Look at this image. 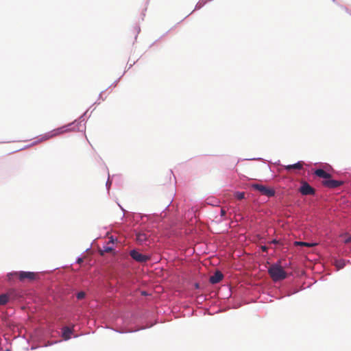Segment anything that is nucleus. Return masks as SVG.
<instances>
[{
  "label": "nucleus",
  "instance_id": "6",
  "mask_svg": "<svg viewBox=\"0 0 351 351\" xmlns=\"http://www.w3.org/2000/svg\"><path fill=\"white\" fill-rule=\"evenodd\" d=\"M130 255L134 261L141 263H145L150 259L149 256L143 254L135 250L130 251Z\"/></svg>",
  "mask_w": 351,
  "mask_h": 351
},
{
  "label": "nucleus",
  "instance_id": "11",
  "mask_svg": "<svg viewBox=\"0 0 351 351\" xmlns=\"http://www.w3.org/2000/svg\"><path fill=\"white\" fill-rule=\"evenodd\" d=\"M113 250L112 247L106 245L104 246L102 249L99 250V253L101 256H104L106 253L111 252Z\"/></svg>",
  "mask_w": 351,
  "mask_h": 351
},
{
  "label": "nucleus",
  "instance_id": "18",
  "mask_svg": "<svg viewBox=\"0 0 351 351\" xmlns=\"http://www.w3.org/2000/svg\"><path fill=\"white\" fill-rule=\"evenodd\" d=\"M341 237H345V239L343 241V242L345 243H351V236H349L348 234H345V235H342Z\"/></svg>",
  "mask_w": 351,
  "mask_h": 351
},
{
  "label": "nucleus",
  "instance_id": "17",
  "mask_svg": "<svg viewBox=\"0 0 351 351\" xmlns=\"http://www.w3.org/2000/svg\"><path fill=\"white\" fill-rule=\"evenodd\" d=\"M86 293L84 291L78 292L76 295V297L78 300H82L85 298Z\"/></svg>",
  "mask_w": 351,
  "mask_h": 351
},
{
  "label": "nucleus",
  "instance_id": "24",
  "mask_svg": "<svg viewBox=\"0 0 351 351\" xmlns=\"http://www.w3.org/2000/svg\"><path fill=\"white\" fill-rule=\"evenodd\" d=\"M168 180L170 182V180H171V178H170V176H169V178H168Z\"/></svg>",
  "mask_w": 351,
  "mask_h": 351
},
{
  "label": "nucleus",
  "instance_id": "23",
  "mask_svg": "<svg viewBox=\"0 0 351 351\" xmlns=\"http://www.w3.org/2000/svg\"><path fill=\"white\" fill-rule=\"evenodd\" d=\"M277 241L276 240H274L272 243H276Z\"/></svg>",
  "mask_w": 351,
  "mask_h": 351
},
{
  "label": "nucleus",
  "instance_id": "15",
  "mask_svg": "<svg viewBox=\"0 0 351 351\" xmlns=\"http://www.w3.org/2000/svg\"><path fill=\"white\" fill-rule=\"evenodd\" d=\"M335 265L338 268V269L343 268L345 265L344 261L343 260L337 261Z\"/></svg>",
  "mask_w": 351,
  "mask_h": 351
},
{
  "label": "nucleus",
  "instance_id": "16",
  "mask_svg": "<svg viewBox=\"0 0 351 351\" xmlns=\"http://www.w3.org/2000/svg\"><path fill=\"white\" fill-rule=\"evenodd\" d=\"M295 244L297 245L308 246V247L313 245V244H311V243H306V242H301V241H296V242H295Z\"/></svg>",
  "mask_w": 351,
  "mask_h": 351
},
{
  "label": "nucleus",
  "instance_id": "4",
  "mask_svg": "<svg viewBox=\"0 0 351 351\" xmlns=\"http://www.w3.org/2000/svg\"><path fill=\"white\" fill-rule=\"evenodd\" d=\"M14 275L19 277V280L21 281H25V280H28L29 281L35 280L38 274L31 271H20V272H15L14 274H9L8 276L9 278H10V276Z\"/></svg>",
  "mask_w": 351,
  "mask_h": 351
},
{
  "label": "nucleus",
  "instance_id": "2",
  "mask_svg": "<svg viewBox=\"0 0 351 351\" xmlns=\"http://www.w3.org/2000/svg\"><path fill=\"white\" fill-rule=\"evenodd\" d=\"M71 124L64 125L62 127L54 129L50 132L45 133L38 138L36 143H42L51 138H53L54 137L58 136L61 134H63L66 132H71L73 130V129L71 128Z\"/></svg>",
  "mask_w": 351,
  "mask_h": 351
},
{
  "label": "nucleus",
  "instance_id": "22",
  "mask_svg": "<svg viewBox=\"0 0 351 351\" xmlns=\"http://www.w3.org/2000/svg\"><path fill=\"white\" fill-rule=\"evenodd\" d=\"M82 262H83V259H82V258H78V259H77V263H78L79 264H80V263H82Z\"/></svg>",
  "mask_w": 351,
  "mask_h": 351
},
{
  "label": "nucleus",
  "instance_id": "7",
  "mask_svg": "<svg viewBox=\"0 0 351 351\" xmlns=\"http://www.w3.org/2000/svg\"><path fill=\"white\" fill-rule=\"evenodd\" d=\"M300 192L304 195H314L315 189L307 182H304L300 189Z\"/></svg>",
  "mask_w": 351,
  "mask_h": 351
},
{
  "label": "nucleus",
  "instance_id": "3",
  "mask_svg": "<svg viewBox=\"0 0 351 351\" xmlns=\"http://www.w3.org/2000/svg\"><path fill=\"white\" fill-rule=\"evenodd\" d=\"M268 273L271 279L275 282L284 280L287 278V273L281 265L278 264L271 265L268 269Z\"/></svg>",
  "mask_w": 351,
  "mask_h": 351
},
{
  "label": "nucleus",
  "instance_id": "10",
  "mask_svg": "<svg viewBox=\"0 0 351 351\" xmlns=\"http://www.w3.org/2000/svg\"><path fill=\"white\" fill-rule=\"evenodd\" d=\"M303 167V162H298L293 165H289L285 167V169L290 171L292 169H301Z\"/></svg>",
  "mask_w": 351,
  "mask_h": 351
},
{
  "label": "nucleus",
  "instance_id": "20",
  "mask_svg": "<svg viewBox=\"0 0 351 351\" xmlns=\"http://www.w3.org/2000/svg\"><path fill=\"white\" fill-rule=\"evenodd\" d=\"M261 249H262V250H263V252H267V247H266V246H262V247H261Z\"/></svg>",
  "mask_w": 351,
  "mask_h": 351
},
{
  "label": "nucleus",
  "instance_id": "19",
  "mask_svg": "<svg viewBox=\"0 0 351 351\" xmlns=\"http://www.w3.org/2000/svg\"><path fill=\"white\" fill-rule=\"evenodd\" d=\"M226 214V211L224 209H221V215L224 216Z\"/></svg>",
  "mask_w": 351,
  "mask_h": 351
},
{
  "label": "nucleus",
  "instance_id": "14",
  "mask_svg": "<svg viewBox=\"0 0 351 351\" xmlns=\"http://www.w3.org/2000/svg\"><path fill=\"white\" fill-rule=\"evenodd\" d=\"M234 197L237 199L241 200L245 198V193L244 192H236L234 194Z\"/></svg>",
  "mask_w": 351,
  "mask_h": 351
},
{
  "label": "nucleus",
  "instance_id": "21",
  "mask_svg": "<svg viewBox=\"0 0 351 351\" xmlns=\"http://www.w3.org/2000/svg\"><path fill=\"white\" fill-rule=\"evenodd\" d=\"M109 243H112V244H113V243H114V239H113V238H112V237H111V238H110V240L109 241L108 244H109Z\"/></svg>",
  "mask_w": 351,
  "mask_h": 351
},
{
  "label": "nucleus",
  "instance_id": "9",
  "mask_svg": "<svg viewBox=\"0 0 351 351\" xmlns=\"http://www.w3.org/2000/svg\"><path fill=\"white\" fill-rule=\"evenodd\" d=\"M73 332V330L69 327L65 326L62 328V337L65 340H68L71 338V335Z\"/></svg>",
  "mask_w": 351,
  "mask_h": 351
},
{
  "label": "nucleus",
  "instance_id": "13",
  "mask_svg": "<svg viewBox=\"0 0 351 351\" xmlns=\"http://www.w3.org/2000/svg\"><path fill=\"white\" fill-rule=\"evenodd\" d=\"M147 239V237L146 235V234L145 233H138L136 234V240L139 243H143L144 241H145Z\"/></svg>",
  "mask_w": 351,
  "mask_h": 351
},
{
  "label": "nucleus",
  "instance_id": "5",
  "mask_svg": "<svg viewBox=\"0 0 351 351\" xmlns=\"http://www.w3.org/2000/svg\"><path fill=\"white\" fill-rule=\"evenodd\" d=\"M251 187L259 191L262 195H266L269 197H273L275 195V191L271 188L267 187L264 185L259 184H253Z\"/></svg>",
  "mask_w": 351,
  "mask_h": 351
},
{
  "label": "nucleus",
  "instance_id": "12",
  "mask_svg": "<svg viewBox=\"0 0 351 351\" xmlns=\"http://www.w3.org/2000/svg\"><path fill=\"white\" fill-rule=\"evenodd\" d=\"M8 300H9V295L8 294L0 295V306L6 304L8 303Z\"/></svg>",
  "mask_w": 351,
  "mask_h": 351
},
{
  "label": "nucleus",
  "instance_id": "8",
  "mask_svg": "<svg viewBox=\"0 0 351 351\" xmlns=\"http://www.w3.org/2000/svg\"><path fill=\"white\" fill-rule=\"evenodd\" d=\"M223 278V274L219 271H216L215 274L210 277L209 281L211 284H217Z\"/></svg>",
  "mask_w": 351,
  "mask_h": 351
},
{
  "label": "nucleus",
  "instance_id": "1",
  "mask_svg": "<svg viewBox=\"0 0 351 351\" xmlns=\"http://www.w3.org/2000/svg\"><path fill=\"white\" fill-rule=\"evenodd\" d=\"M315 174L317 177L324 178L325 180L322 181V184L329 189H336L343 184V182L342 181L330 179L331 175L324 169H319L315 170Z\"/></svg>",
  "mask_w": 351,
  "mask_h": 351
}]
</instances>
